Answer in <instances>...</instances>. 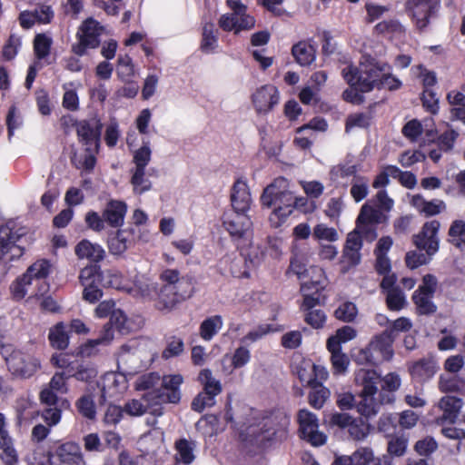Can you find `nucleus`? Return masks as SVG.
<instances>
[{"instance_id":"nucleus-1","label":"nucleus","mask_w":465,"mask_h":465,"mask_svg":"<svg viewBox=\"0 0 465 465\" xmlns=\"http://www.w3.org/2000/svg\"><path fill=\"white\" fill-rule=\"evenodd\" d=\"M163 284L155 298V308L164 313L174 310L180 303L191 298L194 292L193 276H181L174 269H166L160 274Z\"/></svg>"},{"instance_id":"nucleus-2","label":"nucleus","mask_w":465,"mask_h":465,"mask_svg":"<svg viewBox=\"0 0 465 465\" xmlns=\"http://www.w3.org/2000/svg\"><path fill=\"white\" fill-rule=\"evenodd\" d=\"M293 193L290 190L289 181L284 177L276 178L269 184L261 196L263 206L274 210L270 216L272 226L279 227L292 213Z\"/></svg>"},{"instance_id":"nucleus-3","label":"nucleus","mask_w":465,"mask_h":465,"mask_svg":"<svg viewBox=\"0 0 465 465\" xmlns=\"http://www.w3.org/2000/svg\"><path fill=\"white\" fill-rule=\"evenodd\" d=\"M355 380L362 387L361 392V400L357 404V411L366 419H371L378 414L381 406L384 403H391L394 397L381 394V399H376L378 386L381 384V376L373 370L361 369L356 373Z\"/></svg>"},{"instance_id":"nucleus-4","label":"nucleus","mask_w":465,"mask_h":465,"mask_svg":"<svg viewBox=\"0 0 465 465\" xmlns=\"http://www.w3.org/2000/svg\"><path fill=\"white\" fill-rule=\"evenodd\" d=\"M387 69V63L379 62L369 56L360 63V67L351 64L341 70L344 80L350 85H358L361 93H367L379 88L382 72Z\"/></svg>"},{"instance_id":"nucleus-5","label":"nucleus","mask_w":465,"mask_h":465,"mask_svg":"<svg viewBox=\"0 0 465 465\" xmlns=\"http://www.w3.org/2000/svg\"><path fill=\"white\" fill-rule=\"evenodd\" d=\"M440 222L432 220L423 224L421 231L413 236V242L419 250H424L426 253L409 252L406 254V265L411 269H416L426 264L439 250V238L437 236L440 229Z\"/></svg>"},{"instance_id":"nucleus-6","label":"nucleus","mask_w":465,"mask_h":465,"mask_svg":"<svg viewBox=\"0 0 465 465\" xmlns=\"http://www.w3.org/2000/svg\"><path fill=\"white\" fill-rule=\"evenodd\" d=\"M79 281L84 287L83 298L94 303L103 296L102 287H117L119 278L110 271L102 272L97 264L85 266L81 270Z\"/></svg>"},{"instance_id":"nucleus-7","label":"nucleus","mask_w":465,"mask_h":465,"mask_svg":"<svg viewBox=\"0 0 465 465\" xmlns=\"http://www.w3.org/2000/svg\"><path fill=\"white\" fill-rule=\"evenodd\" d=\"M27 233V228H15L12 221L0 226V262H12L24 254L25 246L23 243L28 242Z\"/></svg>"},{"instance_id":"nucleus-8","label":"nucleus","mask_w":465,"mask_h":465,"mask_svg":"<svg viewBox=\"0 0 465 465\" xmlns=\"http://www.w3.org/2000/svg\"><path fill=\"white\" fill-rule=\"evenodd\" d=\"M115 329L122 334H127L131 331V322L125 313L120 310L113 311L110 320L104 324L101 334L96 339L88 340L82 346L81 353L84 356H90L94 353V350L100 345L106 346L114 340V331Z\"/></svg>"},{"instance_id":"nucleus-9","label":"nucleus","mask_w":465,"mask_h":465,"mask_svg":"<svg viewBox=\"0 0 465 465\" xmlns=\"http://www.w3.org/2000/svg\"><path fill=\"white\" fill-rule=\"evenodd\" d=\"M226 3L232 12L223 14L218 21L223 31H233L237 35L241 31H249L254 27L255 19L247 14V7L241 0H227Z\"/></svg>"},{"instance_id":"nucleus-10","label":"nucleus","mask_w":465,"mask_h":465,"mask_svg":"<svg viewBox=\"0 0 465 465\" xmlns=\"http://www.w3.org/2000/svg\"><path fill=\"white\" fill-rule=\"evenodd\" d=\"M9 371L15 377L27 379L32 377L40 368V361L33 355L12 346H5L2 350Z\"/></svg>"},{"instance_id":"nucleus-11","label":"nucleus","mask_w":465,"mask_h":465,"mask_svg":"<svg viewBox=\"0 0 465 465\" xmlns=\"http://www.w3.org/2000/svg\"><path fill=\"white\" fill-rule=\"evenodd\" d=\"M152 150L148 141H143V145L133 153L134 166L130 170L132 174L130 183L134 193L143 194L152 188L151 181L146 177L145 168L151 161Z\"/></svg>"},{"instance_id":"nucleus-12","label":"nucleus","mask_w":465,"mask_h":465,"mask_svg":"<svg viewBox=\"0 0 465 465\" xmlns=\"http://www.w3.org/2000/svg\"><path fill=\"white\" fill-rule=\"evenodd\" d=\"M223 226L238 248H243L250 244L252 222L247 213L225 212L223 215Z\"/></svg>"},{"instance_id":"nucleus-13","label":"nucleus","mask_w":465,"mask_h":465,"mask_svg":"<svg viewBox=\"0 0 465 465\" xmlns=\"http://www.w3.org/2000/svg\"><path fill=\"white\" fill-rule=\"evenodd\" d=\"M405 7L417 29L422 31L438 12L440 0H408Z\"/></svg>"},{"instance_id":"nucleus-14","label":"nucleus","mask_w":465,"mask_h":465,"mask_svg":"<svg viewBox=\"0 0 465 465\" xmlns=\"http://www.w3.org/2000/svg\"><path fill=\"white\" fill-rule=\"evenodd\" d=\"M183 382L181 374H169L162 378L161 388L149 393L152 400L157 403L176 404L181 400L180 386Z\"/></svg>"},{"instance_id":"nucleus-15","label":"nucleus","mask_w":465,"mask_h":465,"mask_svg":"<svg viewBox=\"0 0 465 465\" xmlns=\"http://www.w3.org/2000/svg\"><path fill=\"white\" fill-rule=\"evenodd\" d=\"M144 351L137 346L135 341L121 346L117 356L118 368L124 374H133L142 371L145 364L143 361Z\"/></svg>"},{"instance_id":"nucleus-16","label":"nucleus","mask_w":465,"mask_h":465,"mask_svg":"<svg viewBox=\"0 0 465 465\" xmlns=\"http://www.w3.org/2000/svg\"><path fill=\"white\" fill-rule=\"evenodd\" d=\"M301 437L312 446H321L325 443L326 436L319 431V422L316 415L307 410H301L298 413Z\"/></svg>"},{"instance_id":"nucleus-17","label":"nucleus","mask_w":465,"mask_h":465,"mask_svg":"<svg viewBox=\"0 0 465 465\" xmlns=\"http://www.w3.org/2000/svg\"><path fill=\"white\" fill-rule=\"evenodd\" d=\"M101 30L99 23L93 18L85 20L81 26L82 33L78 34L79 42L72 45V51L82 56L85 54L86 48H96L100 44Z\"/></svg>"},{"instance_id":"nucleus-18","label":"nucleus","mask_w":465,"mask_h":465,"mask_svg":"<svg viewBox=\"0 0 465 465\" xmlns=\"http://www.w3.org/2000/svg\"><path fill=\"white\" fill-rule=\"evenodd\" d=\"M289 420L284 419L281 424H276L272 420L263 421L260 432L256 434L254 429H251L250 433L255 436L257 443L262 447L267 446L270 441H282L287 437V425Z\"/></svg>"},{"instance_id":"nucleus-19","label":"nucleus","mask_w":465,"mask_h":465,"mask_svg":"<svg viewBox=\"0 0 465 465\" xmlns=\"http://www.w3.org/2000/svg\"><path fill=\"white\" fill-rule=\"evenodd\" d=\"M394 339L391 331L385 330L382 331L370 343L368 349L362 351L365 359L368 361H371V360L369 359V354L372 351L379 352L383 360H390L393 355L392 343Z\"/></svg>"},{"instance_id":"nucleus-20","label":"nucleus","mask_w":465,"mask_h":465,"mask_svg":"<svg viewBox=\"0 0 465 465\" xmlns=\"http://www.w3.org/2000/svg\"><path fill=\"white\" fill-rule=\"evenodd\" d=\"M251 202V193L246 182L242 179H238L232 188L231 203L232 210L231 212L246 213L250 209Z\"/></svg>"},{"instance_id":"nucleus-21","label":"nucleus","mask_w":465,"mask_h":465,"mask_svg":"<svg viewBox=\"0 0 465 465\" xmlns=\"http://www.w3.org/2000/svg\"><path fill=\"white\" fill-rule=\"evenodd\" d=\"M253 104L260 113H267L279 103V93L273 85H264L252 95Z\"/></svg>"},{"instance_id":"nucleus-22","label":"nucleus","mask_w":465,"mask_h":465,"mask_svg":"<svg viewBox=\"0 0 465 465\" xmlns=\"http://www.w3.org/2000/svg\"><path fill=\"white\" fill-rule=\"evenodd\" d=\"M438 370L435 360L431 357H425L413 361L409 366V371L412 379L418 381H426L432 378Z\"/></svg>"},{"instance_id":"nucleus-23","label":"nucleus","mask_w":465,"mask_h":465,"mask_svg":"<svg viewBox=\"0 0 465 465\" xmlns=\"http://www.w3.org/2000/svg\"><path fill=\"white\" fill-rule=\"evenodd\" d=\"M60 461L69 465H86L81 447L74 442L68 441L61 444L55 450Z\"/></svg>"},{"instance_id":"nucleus-24","label":"nucleus","mask_w":465,"mask_h":465,"mask_svg":"<svg viewBox=\"0 0 465 465\" xmlns=\"http://www.w3.org/2000/svg\"><path fill=\"white\" fill-rule=\"evenodd\" d=\"M93 123L83 120L76 123V133L81 142L86 145L96 143L102 131V124L97 119H93Z\"/></svg>"},{"instance_id":"nucleus-25","label":"nucleus","mask_w":465,"mask_h":465,"mask_svg":"<svg viewBox=\"0 0 465 465\" xmlns=\"http://www.w3.org/2000/svg\"><path fill=\"white\" fill-rule=\"evenodd\" d=\"M462 404L463 402L460 398L454 396L442 397L439 401V408L443 411V414L438 418V422L455 423Z\"/></svg>"},{"instance_id":"nucleus-26","label":"nucleus","mask_w":465,"mask_h":465,"mask_svg":"<svg viewBox=\"0 0 465 465\" xmlns=\"http://www.w3.org/2000/svg\"><path fill=\"white\" fill-rule=\"evenodd\" d=\"M322 285V279H311L310 281L302 282L301 284V292L303 293V302L302 305V310L312 311L315 310L314 307L318 305L320 301V294L318 293L319 287Z\"/></svg>"},{"instance_id":"nucleus-27","label":"nucleus","mask_w":465,"mask_h":465,"mask_svg":"<svg viewBox=\"0 0 465 465\" xmlns=\"http://www.w3.org/2000/svg\"><path fill=\"white\" fill-rule=\"evenodd\" d=\"M127 205L124 202L110 200L104 212L103 218L112 227H120L124 223Z\"/></svg>"},{"instance_id":"nucleus-28","label":"nucleus","mask_w":465,"mask_h":465,"mask_svg":"<svg viewBox=\"0 0 465 465\" xmlns=\"http://www.w3.org/2000/svg\"><path fill=\"white\" fill-rule=\"evenodd\" d=\"M74 252L79 259H87L94 263L103 261L105 257V251L101 245L85 239L76 244Z\"/></svg>"},{"instance_id":"nucleus-29","label":"nucleus","mask_w":465,"mask_h":465,"mask_svg":"<svg viewBox=\"0 0 465 465\" xmlns=\"http://www.w3.org/2000/svg\"><path fill=\"white\" fill-rule=\"evenodd\" d=\"M195 440L185 438L177 440L174 443V450L176 451L174 459L176 463H183L184 465L193 463L195 460Z\"/></svg>"},{"instance_id":"nucleus-30","label":"nucleus","mask_w":465,"mask_h":465,"mask_svg":"<svg viewBox=\"0 0 465 465\" xmlns=\"http://www.w3.org/2000/svg\"><path fill=\"white\" fill-rule=\"evenodd\" d=\"M53 16V12L49 6H41L34 12H22L19 15L20 25L24 28H31L35 22L49 23Z\"/></svg>"},{"instance_id":"nucleus-31","label":"nucleus","mask_w":465,"mask_h":465,"mask_svg":"<svg viewBox=\"0 0 465 465\" xmlns=\"http://www.w3.org/2000/svg\"><path fill=\"white\" fill-rule=\"evenodd\" d=\"M316 49L307 41H300L292 48V54L302 66L311 64L315 60Z\"/></svg>"},{"instance_id":"nucleus-32","label":"nucleus","mask_w":465,"mask_h":465,"mask_svg":"<svg viewBox=\"0 0 465 465\" xmlns=\"http://www.w3.org/2000/svg\"><path fill=\"white\" fill-rule=\"evenodd\" d=\"M131 244L132 232L127 230H118L108 241L109 251L114 255L124 253Z\"/></svg>"},{"instance_id":"nucleus-33","label":"nucleus","mask_w":465,"mask_h":465,"mask_svg":"<svg viewBox=\"0 0 465 465\" xmlns=\"http://www.w3.org/2000/svg\"><path fill=\"white\" fill-rule=\"evenodd\" d=\"M48 339L53 348L65 350L69 344V335L64 322H58L49 331Z\"/></svg>"},{"instance_id":"nucleus-34","label":"nucleus","mask_w":465,"mask_h":465,"mask_svg":"<svg viewBox=\"0 0 465 465\" xmlns=\"http://www.w3.org/2000/svg\"><path fill=\"white\" fill-rule=\"evenodd\" d=\"M433 294L416 290L412 300L416 305L417 312L420 315H430L437 311V306L432 302Z\"/></svg>"},{"instance_id":"nucleus-35","label":"nucleus","mask_w":465,"mask_h":465,"mask_svg":"<svg viewBox=\"0 0 465 465\" xmlns=\"http://www.w3.org/2000/svg\"><path fill=\"white\" fill-rule=\"evenodd\" d=\"M386 220L387 216L380 209L365 203L361 206L357 223L377 225Z\"/></svg>"},{"instance_id":"nucleus-36","label":"nucleus","mask_w":465,"mask_h":465,"mask_svg":"<svg viewBox=\"0 0 465 465\" xmlns=\"http://www.w3.org/2000/svg\"><path fill=\"white\" fill-rule=\"evenodd\" d=\"M291 270L298 276L302 282L310 281L312 279H322L323 271L316 266H312L307 269L303 263L298 260H292L291 262Z\"/></svg>"},{"instance_id":"nucleus-37","label":"nucleus","mask_w":465,"mask_h":465,"mask_svg":"<svg viewBox=\"0 0 465 465\" xmlns=\"http://www.w3.org/2000/svg\"><path fill=\"white\" fill-rule=\"evenodd\" d=\"M50 263L47 260H39L33 263L23 275V281H39L45 279L50 272Z\"/></svg>"},{"instance_id":"nucleus-38","label":"nucleus","mask_w":465,"mask_h":465,"mask_svg":"<svg viewBox=\"0 0 465 465\" xmlns=\"http://www.w3.org/2000/svg\"><path fill=\"white\" fill-rule=\"evenodd\" d=\"M223 327V319L214 315L205 319L200 325V336L204 341H211Z\"/></svg>"},{"instance_id":"nucleus-39","label":"nucleus","mask_w":465,"mask_h":465,"mask_svg":"<svg viewBox=\"0 0 465 465\" xmlns=\"http://www.w3.org/2000/svg\"><path fill=\"white\" fill-rule=\"evenodd\" d=\"M198 380L203 387L205 394L219 395L222 392V384L216 380L209 369H203L200 371Z\"/></svg>"},{"instance_id":"nucleus-40","label":"nucleus","mask_w":465,"mask_h":465,"mask_svg":"<svg viewBox=\"0 0 465 465\" xmlns=\"http://www.w3.org/2000/svg\"><path fill=\"white\" fill-rule=\"evenodd\" d=\"M311 386L312 387V390L308 395L309 403L314 409H321L324 405L326 400L330 397V391L316 382Z\"/></svg>"},{"instance_id":"nucleus-41","label":"nucleus","mask_w":465,"mask_h":465,"mask_svg":"<svg viewBox=\"0 0 465 465\" xmlns=\"http://www.w3.org/2000/svg\"><path fill=\"white\" fill-rule=\"evenodd\" d=\"M217 43L218 37L215 34L214 25L206 23L203 27L201 49L205 53L212 52L216 48Z\"/></svg>"},{"instance_id":"nucleus-42","label":"nucleus","mask_w":465,"mask_h":465,"mask_svg":"<svg viewBox=\"0 0 465 465\" xmlns=\"http://www.w3.org/2000/svg\"><path fill=\"white\" fill-rule=\"evenodd\" d=\"M40 401L47 406L59 405L61 408L69 409L70 402L66 399H58L57 392L49 386L45 387L40 392Z\"/></svg>"},{"instance_id":"nucleus-43","label":"nucleus","mask_w":465,"mask_h":465,"mask_svg":"<svg viewBox=\"0 0 465 465\" xmlns=\"http://www.w3.org/2000/svg\"><path fill=\"white\" fill-rule=\"evenodd\" d=\"M380 386L381 390L379 394V398L381 399V394H383L385 397L387 395H391L393 397L391 393L398 391L400 388L401 378L396 373H389L381 378Z\"/></svg>"},{"instance_id":"nucleus-44","label":"nucleus","mask_w":465,"mask_h":465,"mask_svg":"<svg viewBox=\"0 0 465 465\" xmlns=\"http://www.w3.org/2000/svg\"><path fill=\"white\" fill-rule=\"evenodd\" d=\"M371 426L361 419H354L348 428L350 437L354 440H363L370 433Z\"/></svg>"},{"instance_id":"nucleus-45","label":"nucleus","mask_w":465,"mask_h":465,"mask_svg":"<svg viewBox=\"0 0 465 465\" xmlns=\"http://www.w3.org/2000/svg\"><path fill=\"white\" fill-rule=\"evenodd\" d=\"M386 303L390 310L400 311L406 305V299L400 288L391 289L386 293Z\"/></svg>"},{"instance_id":"nucleus-46","label":"nucleus","mask_w":465,"mask_h":465,"mask_svg":"<svg viewBox=\"0 0 465 465\" xmlns=\"http://www.w3.org/2000/svg\"><path fill=\"white\" fill-rule=\"evenodd\" d=\"M77 411L84 418L93 420L95 418L96 411L94 401L90 395H84L80 397L76 403Z\"/></svg>"},{"instance_id":"nucleus-47","label":"nucleus","mask_w":465,"mask_h":465,"mask_svg":"<svg viewBox=\"0 0 465 465\" xmlns=\"http://www.w3.org/2000/svg\"><path fill=\"white\" fill-rule=\"evenodd\" d=\"M358 313L356 305L351 302L341 303L334 312V315L338 320L345 322L354 321Z\"/></svg>"},{"instance_id":"nucleus-48","label":"nucleus","mask_w":465,"mask_h":465,"mask_svg":"<svg viewBox=\"0 0 465 465\" xmlns=\"http://www.w3.org/2000/svg\"><path fill=\"white\" fill-rule=\"evenodd\" d=\"M52 45V39L44 34L36 35L34 40V50L38 59L45 58Z\"/></svg>"},{"instance_id":"nucleus-49","label":"nucleus","mask_w":465,"mask_h":465,"mask_svg":"<svg viewBox=\"0 0 465 465\" xmlns=\"http://www.w3.org/2000/svg\"><path fill=\"white\" fill-rule=\"evenodd\" d=\"M184 349L183 341L176 336H172L167 341V346L163 351V358L169 359L179 356Z\"/></svg>"},{"instance_id":"nucleus-50","label":"nucleus","mask_w":465,"mask_h":465,"mask_svg":"<svg viewBox=\"0 0 465 465\" xmlns=\"http://www.w3.org/2000/svg\"><path fill=\"white\" fill-rule=\"evenodd\" d=\"M369 192L368 181L362 177L354 178L351 188V194L356 202H361L363 200Z\"/></svg>"},{"instance_id":"nucleus-51","label":"nucleus","mask_w":465,"mask_h":465,"mask_svg":"<svg viewBox=\"0 0 465 465\" xmlns=\"http://www.w3.org/2000/svg\"><path fill=\"white\" fill-rule=\"evenodd\" d=\"M124 416V410L122 407L114 404H110L104 415V423L106 426L114 427L120 422Z\"/></svg>"},{"instance_id":"nucleus-52","label":"nucleus","mask_w":465,"mask_h":465,"mask_svg":"<svg viewBox=\"0 0 465 465\" xmlns=\"http://www.w3.org/2000/svg\"><path fill=\"white\" fill-rule=\"evenodd\" d=\"M21 46V39L12 34L3 47L2 55L5 60L10 61L15 57Z\"/></svg>"},{"instance_id":"nucleus-53","label":"nucleus","mask_w":465,"mask_h":465,"mask_svg":"<svg viewBox=\"0 0 465 465\" xmlns=\"http://www.w3.org/2000/svg\"><path fill=\"white\" fill-rule=\"evenodd\" d=\"M97 371L89 364L77 363L74 378L84 382H92L97 376Z\"/></svg>"},{"instance_id":"nucleus-54","label":"nucleus","mask_w":465,"mask_h":465,"mask_svg":"<svg viewBox=\"0 0 465 465\" xmlns=\"http://www.w3.org/2000/svg\"><path fill=\"white\" fill-rule=\"evenodd\" d=\"M215 395L205 394L201 391L192 401V409L195 411L202 412L205 408L212 407L215 404Z\"/></svg>"},{"instance_id":"nucleus-55","label":"nucleus","mask_w":465,"mask_h":465,"mask_svg":"<svg viewBox=\"0 0 465 465\" xmlns=\"http://www.w3.org/2000/svg\"><path fill=\"white\" fill-rule=\"evenodd\" d=\"M422 104L427 111L432 114H436L439 111V97L432 89L423 90Z\"/></svg>"},{"instance_id":"nucleus-56","label":"nucleus","mask_w":465,"mask_h":465,"mask_svg":"<svg viewBox=\"0 0 465 465\" xmlns=\"http://www.w3.org/2000/svg\"><path fill=\"white\" fill-rule=\"evenodd\" d=\"M313 236L318 240H326L329 242H334L338 239L337 231L323 223H320L314 227Z\"/></svg>"},{"instance_id":"nucleus-57","label":"nucleus","mask_w":465,"mask_h":465,"mask_svg":"<svg viewBox=\"0 0 465 465\" xmlns=\"http://www.w3.org/2000/svg\"><path fill=\"white\" fill-rule=\"evenodd\" d=\"M356 165L338 164L333 166L330 171V176L332 181H337L339 178H345L352 176L356 173Z\"/></svg>"},{"instance_id":"nucleus-58","label":"nucleus","mask_w":465,"mask_h":465,"mask_svg":"<svg viewBox=\"0 0 465 465\" xmlns=\"http://www.w3.org/2000/svg\"><path fill=\"white\" fill-rule=\"evenodd\" d=\"M62 408L57 405L49 406L42 411V418L46 422L48 427L57 425L61 420Z\"/></svg>"},{"instance_id":"nucleus-59","label":"nucleus","mask_w":465,"mask_h":465,"mask_svg":"<svg viewBox=\"0 0 465 465\" xmlns=\"http://www.w3.org/2000/svg\"><path fill=\"white\" fill-rule=\"evenodd\" d=\"M382 77L378 89L386 88L393 91L401 87V82L391 74V67L387 64V69L382 72Z\"/></svg>"},{"instance_id":"nucleus-60","label":"nucleus","mask_w":465,"mask_h":465,"mask_svg":"<svg viewBox=\"0 0 465 465\" xmlns=\"http://www.w3.org/2000/svg\"><path fill=\"white\" fill-rule=\"evenodd\" d=\"M354 465H368L374 458L373 451L371 448L362 447L350 456Z\"/></svg>"},{"instance_id":"nucleus-61","label":"nucleus","mask_w":465,"mask_h":465,"mask_svg":"<svg viewBox=\"0 0 465 465\" xmlns=\"http://www.w3.org/2000/svg\"><path fill=\"white\" fill-rule=\"evenodd\" d=\"M124 413L132 417L142 416L147 411V406L144 405L140 400L133 399L125 402L123 407Z\"/></svg>"},{"instance_id":"nucleus-62","label":"nucleus","mask_w":465,"mask_h":465,"mask_svg":"<svg viewBox=\"0 0 465 465\" xmlns=\"http://www.w3.org/2000/svg\"><path fill=\"white\" fill-rule=\"evenodd\" d=\"M459 134L454 130H447L441 134L438 138V146L443 152H449L453 148V144Z\"/></svg>"},{"instance_id":"nucleus-63","label":"nucleus","mask_w":465,"mask_h":465,"mask_svg":"<svg viewBox=\"0 0 465 465\" xmlns=\"http://www.w3.org/2000/svg\"><path fill=\"white\" fill-rule=\"evenodd\" d=\"M407 449V440L404 437H393L388 442V452L393 456H402Z\"/></svg>"},{"instance_id":"nucleus-64","label":"nucleus","mask_w":465,"mask_h":465,"mask_svg":"<svg viewBox=\"0 0 465 465\" xmlns=\"http://www.w3.org/2000/svg\"><path fill=\"white\" fill-rule=\"evenodd\" d=\"M305 322L314 329L322 328L326 321L323 311L315 309L308 312L304 318Z\"/></svg>"}]
</instances>
